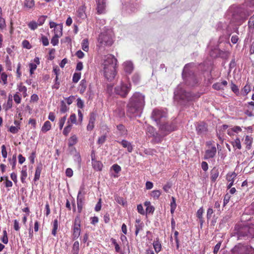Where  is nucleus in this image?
I'll return each mask as SVG.
<instances>
[{"mask_svg": "<svg viewBox=\"0 0 254 254\" xmlns=\"http://www.w3.org/2000/svg\"><path fill=\"white\" fill-rule=\"evenodd\" d=\"M117 60L112 55L104 56L102 65L105 77L108 81H112L116 74V67Z\"/></svg>", "mask_w": 254, "mask_h": 254, "instance_id": "1", "label": "nucleus"}, {"mask_svg": "<svg viewBox=\"0 0 254 254\" xmlns=\"http://www.w3.org/2000/svg\"><path fill=\"white\" fill-rule=\"evenodd\" d=\"M145 96L139 92L134 93L127 105L128 108L135 111H142L145 105Z\"/></svg>", "mask_w": 254, "mask_h": 254, "instance_id": "2", "label": "nucleus"}, {"mask_svg": "<svg viewBox=\"0 0 254 254\" xmlns=\"http://www.w3.org/2000/svg\"><path fill=\"white\" fill-rule=\"evenodd\" d=\"M194 98L191 93L186 92L180 85L178 86L174 91V100L181 105L186 106L188 102L193 100Z\"/></svg>", "mask_w": 254, "mask_h": 254, "instance_id": "3", "label": "nucleus"}, {"mask_svg": "<svg viewBox=\"0 0 254 254\" xmlns=\"http://www.w3.org/2000/svg\"><path fill=\"white\" fill-rule=\"evenodd\" d=\"M113 35L112 29L104 30L98 36L97 46L99 47L111 46L113 43Z\"/></svg>", "mask_w": 254, "mask_h": 254, "instance_id": "4", "label": "nucleus"}, {"mask_svg": "<svg viewBox=\"0 0 254 254\" xmlns=\"http://www.w3.org/2000/svg\"><path fill=\"white\" fill-rule=\"evenodd\" d=\"M190 66L191 64H187L185 66L182 76L188 85L193 86L197 83V80L193 71L190 69Z\"/></svg>", "mask_w": 254, "mask_h": 254, "instance_id": "5", "label": "nucleus"}, {"mask_svg": "<svg viewBox=\"0 0 254 254\" xmlns=\"http://www.w3.org/2000/svg\"><path fill=\"white\" fill-rule=\"evenodd\" d=\"M238 239H249L254 236V224L241 228L237 233Z\"/></svg>", "mask_w": 254, "mask_h": 254, "instance_id": "6", "label": "nucleus"}, {"mask_svg": "<svg viewBox=\"0 0 254 254\" xmlns=\"http://www.w3.org/2000/svg\"><path fill=\"white\" fill-rule=\"evenodd\" d=\"M131 89V84L129 83H124L122 81L119 85L115 88L116 94L122 97H126Z\"/></svg>", "mask_w": 254, "mask_h": 254, "instance_id": "7", "label": "nucleus"}, {"mask_svg": "<svg viewBox=\"0 0 254 254\" xmlns=\"http://www.w3.org/2000/svg\"><path fill=\"white\" fill-rule=\"evenodd\" d=\"M232 252L233 254H254V249L249 246L239 244L233 248Z\"/></svg>", "mask_w": 254, "mask_h": 254, "instance_id": "8", "label": "nucleus"}, {"mask_svg": "<svg viewBox=\"0 0 254 254\" xmlns=\"http://www.w3.org/2000/svg\"><path fill=\"white\" fill-rule=\"evenodd\" d=\"M80 219L79 216H76L74 220V225L73 227L72 239L76 240L80 236L81 233L80 229Z\"/></svg>", "mask_w": 254, "mask_h": 254, "instance_id": "9", "label": "nucleus"}, {"mask_svg": "<svg viewBox=\"0 0 254 254\" xmlns=\"http://www.w3.org/2000/svg\"><path fill=\"white\" fill-rule=\"evenodd\" d=\"M159 129L161 132L165 135L175 129V126L173 124H169L165 121L159 125Z\"/></svg>", "mask_w": 254, "mask_h": 254, "instance_id": "10", "label": "nucleus"}, {"mask_svg": "<svg viewBox=\"0 0 254 254\" xmlns=\"http://www.w3.org/2000/svg\"><path fill=\"white\" fill-rule=\"evenodd\" d=\"M166 112H152L151 117L153 120L160 125L166 120Z\"/></svg>", "mask_w": 254, "mask_h": 254, "instance_id": "11", "label": "nucleus"}, {"mask_svg": "<svg viewBox=\"0 0 254 254\" xmlns=\"http://www.w3.org/2000/svg\"><path fill=\"white\" fill-rule=\"evenodd\" d=\"M207 125L204 122L197 123L196 126L197 133L200 135L206 134L208 131Z\"/></svg>", "mask_w": 254, "mask_h": 254, "instance_id": "12", "label": "nucleus"}, {"mask_svg": "<svg viewBox=\"0 0 254 254\" xmlns=\"http://www.w3.org/2000/svg\"><path fill=\"white\" fill-rule=\"evenodd\" d=\"M123 66L125 72L127 74H130L134 69L133 64L130 61L124 62Z\"/></svg>", "mask_w": 254, "mask_h": 254, "instance_id": "13", "label": "nucleus"}, {"mask_svg": "<svg viewBox=\"0 0 254 254\" xmlns=\"http://www.w3.org/2000/svg\"><path fill=\"white\" fill-rule=\"evenodd\" d=\"M84 198V194L82 193V190H80L78 193L77 197V205L79 212L81 211L83 205V200Z\"/></svg>", "mask_w": 254, "mask_h": 254, "instance_id": "14", "label": "nucleus"}, {"mask_svg": "<svg viewBox=\"0 0 254 254\" xmlns=\"http://www.w3.org/2000/svg\"><path fill=\"white\" fill-rule=\"evenodd\" d=\"M216 153V148L215 146H212L210 149L205 151L204 159L212 158L214 157Z\"/></svg>", "mask_w": 254, "mask_h": 254, "instance_id": "15", "label": "nucleus"}, {"mask_svg": "<svg viewBox=\"0 0 254 254\" xmlns=\"http://www.w3.org/2000/svg\"><path fill=\"white\" fill-rule=\"evenodd\" d=\"M242 130V129L240 127L236 126L229 128L227 130V133L229 136H232L239 133Z\"/></svg>", "mask_w": 254, "mask_h": 254, "instance_id": "16", "label": "nucleus"}, {"mask_svg": "<svg viewBox=\"0 0 254 254\" xmlns=\"http://www.w3.org/2000/svg\"><path fill=\"white\" fill-rule=\"evenodd\" d=\"M97 4V11L101 14L104 12L105 9V2L104 0H96Z\"/></svg>", "mask_w": 254, "mask_h": 254, "instance_id": "17", "label": "nucleus"}, {"mask_svg": "<svg viewBox=\"0 0 254 254\" xmlns=\"http://www.w3.org/2000/svg\"><path fill=\"white\" fill-rule=\"evenodd\" d=\"M237 174L235 172L228 173L227 175V180L230 183L228 185V188L230 189L233 185L234 179L236 177Z\"/></svg>", "mask_w": 254, "mask_h": 254, "instance_id": "18", "label": "nucleus"}, {"mask_svg": "<svg viewBox=\"0 0 254 254\" xmlns=\"http://www.w3.org/2000/svg\"><path fill=\"white\" fill-rule=\"evenodd\" d=\"M118 142L122 144L124 148H127L128 152L130 153L132 151L133 147L130 142L125 139L120 141H118Z\"/></svg>", "mask_w": 254, "mask_h": 254, "instance_id": "19", "label": "nucleus"}, {"mask_svg": "<svg viewBox=\"0 0 254 254\" xmlns=\"http://www.w3.org/2000/svg\"><path fill=\"white\" fill-rule=\"evenodd\" d=\"M153 246L156 253H158L161 251L162 246L158 238L154 241Z\"/></svg>", "mask_w": 254, "mask_h": 254, "instance_id": "20", "label": "nucleus"}, {"mask_svg": "<svg viewBox=\"0 0 254 254\" xmlns=\"http://www.w3.org/2000/svg\"><path fill=\"white\" fill-rule=\"evenodd\" d=\"M42 169V164H39L36 167L35 176H34V181H37L39 180L41 172Z\"/></svg>", "mask_w": 254, "mask_h": 254, "instance_id": "21", "label": "nucleus"}, {"mask_svg": "<svg viewBox=\"0 0 254 254\" xmlns=\"http://www.w3.org/2000/svg\"><path fill=\"white\" fill-rule=\"evenodd\" d=\"M219 171L217 169L214 167L211 171V180L214 182L219 176Z\"/></svg>", "mask_w": 254, "mask_h": 254, "instance_id": "22", "label": "nucleus"}, {"mask_svg": "<svg viewBox=\"0 0 254 254\" xmlns=\"http://www.w3.org/2000/svg\"><path fill=\"white\" fill-rule=\"evenodd\" d=\"M27 176V167L26 166H24L22 167V169L21 171V177L20 179L21 181L24 183L25 182V179Z\"/></svg>", "mask_w": 254, "mask_h": 254, "instance_id": "23", "label": "nucleus"}, {"mask_svg": "<svg viewBox=\"0 0 254 254\" xmlns=\"http://www.w3.org/2000/svg\"><path fill=\"white\" fill-rule=\"evenodd\" d=\"M117 128L119 131V135L120 136L126 135L127 134V130L123 125L120 124L118 125L117 126Z\"/></svg>", "mask_w": 254, "mask_h": 254, "instance_id": "24", "label": "nucleus"}, {"mask_svg": "<svg viewBox=\"0 0 254 254\" xmlns=\"http://www.w3.org/2000/svg\"><path fill=\"white\" fill-rule=\"evenodd\" d=\"M35 5L34 0H25L24 1V7L27 9L33 8Z\"/></svg>", "mask_w": 254, "mask_h": 254, "instance_id": "25", "label": "nucleus"}, {"mask_svg": "<svg viewBox=\"0 0 254 254\" xmlns=\"http://www.w3.org/2000/svg\"><path fill=\"white\" fill-rule=\"evenodd\" d=\"M93 168L96 171H101L102 170L103 164L99 161H95L92 163Z\"/></svg>", "mask_w": 254, "mask_h": 254, "instance_id": "26", "label": "nucleus"}, {"mask_svg": "<svg viewBox=\"0 0 254 254\" xmlns=\"http://www.w3.org/2000/svg\"><path fill=\"white\" fill-rule=\"evenodd\" d=\"M51 128V123L47 121L45 122L42 127L41 131L43 132H46L47 131L50 130Z\"/></svg>", "mask_w": 254, "mask_h": 254, "instance_id": "27", "label": "nucleus"}, {"mask_svg": "<svg viewBox=\"0 0 254 254\" xmlns=\"http://www.w3.org/2000/svg\"><path fill=\"white\" fill-rule=\"evenodd\" d=\"M253 143V138L248 135H247L245 139V143L246 145V148L248 149H250L252 147Z\"/></svg>", "mask_w": 254, "mask_h": 254, "instance_id": "28", "label": "nucleus"}, {"mask_svg": "<svg viewBox=\"0 0 254 254\" xmlns=\"http://www.w3.org/2000/svg\"><path fill=\"white\" fill-rule=\"evenodd\" d=\"M231 144L235 148L241 149L242 148L240 139L239 138H237L234 141H232Z\"/></svg>", "mask_w": 254, "mask_h": 254, "instance_id": "29", "label": "nucleus"}, {"mask_svg": "<svg viewBox=\"0 0 254 254\" xmlns=\"http://www.w3.org/2000/svg\"><path fill=\"white\" fill-rule=\"evenodd\" d=\"M251 90V87L250 85L247 84L242 89L241 91V94H242L244 96L247 95Z\"/></svg>", "mask_w": 254, "mask_h": 254, "instance_id": "30", "label": "nucleus"}, {"mask_svg": "<svg viewBox=\"0 0 254 254\" xmlns=\"http://www.w3.org/2000/svg\"><path fill=\"white\" fill-rule=\"evenodd\" d=\"M79 250V243L78 241H75L72 247V254H78Z\"/></svg>", "mask_w": 254, "mask_h": 254, "instance_id": "31", "label": "nucleus"}, {"mask_svg": "<svg viewBox=\"0 0 254 254\" xmlns=\"http://www.w3.org/2000/svg\"><path fill=\"white\" fill-rule=\"evenodd\" d=\"M54 33L55 35H60V37L62 36L63 34V25L62 24H59L55 29H54Z\"/></svg>", "mask_w": 254, "mask_h": 254, "instance_id": "32", "label": "nucleus"}, {"mask_svg": "<svg viewBox=\"0 0 254 254\" xmlns=\"http://www.w3.org/2000/svg\"><path fill=\"white\" fill-rule=\"evenodd\" d=\"M77 138L75 135H72L68 139V146L71 147L77 143Z\"/></svg>", "mask_w": 254, "mask_h": 254, "instance_id": "33", "label": "nucleus"}, {"mask_svg": "<svg viewBox=\"0 0 254 254\" xmlns=\"http://www.w3.org/2000/svg\"><path fill=\"white\" fill-rule=\"evenodd\" d=\"M87 83L85 79H82L79 84V90L81 93L85 92L86 88Z\"/></svg>", "mask_w": 254, "mask_h": 254, "instance_id": "34", "label": "nucleus"}, {"mask_svg": "<svg viewBox=\"0 0 254 254\" xmlns=\"http://www.w3.org/2000/svg\"><path fill=\"white\" fill-rule=\"evenodd\" d=\"M203 213V209L202 207L200 208L197 211L196 215L197 218L199 219L201 225L203 223L202 214Z\"/></svg>", "mask_w": 254, "mask_h": 254, "instance_id": "35", "label": "nucleus"}, {"mask_svg": "<svg viewBox=\"0 0 254 254\" xmlns=\"http://www.w3.org/2000/svg\"><path fill=\"white\" fill-rule=\"evenodd\" d=\"M146 131L150 134L151 136H155L156 135H157L155 129L151 126H148L147 127Z\"/></svg>", "mask_w": 254, "mask_h": 254, "instance_id": "36", "label": "nucleus"}, {"mask_svg": "<svg viewBox=\"0 0 254 254\" xmlns=\"http://www.w3.org/2000/svg\"><path fill=\"white\" fill-rule=\"evenodd\" d=\"M18 89L19 91L22 93L23 97H25L27 96V88L25 86H23L22 83L18 85Z\"/></svg>", "mask_w": 254, "mask_h": 254, "instance_id": "37", "label": "nucleus"}, {"mask_svg": "<svg viewBox=\"0 0 254 254\" xmlns=\"http://www.w3.org/2000/svg\"><path fill=\"white\" fill-rule=\"evenodd\" d=\"M82 49L83 51L87 52L89 50V43L87 39H84L82 42Z\"/></svg>", "mask_w": 254, "mask_h": 254, "instance_id": "38", "label": "nucleus"}, {"mask_svg": "<svg viewBox=\"0 0 254 254\" xmlns=\"http://www.w3.org/2000/svg\"><path fill=\"white\" fill-rule=\"evenodd\" d=\"M7 75L5 72L0 74V83L2 82L3 85L7 84Z\"/></svg>", "mask_w": 254, "mask_h": 254, "instance_id": "39", "label": "nucleus"}, {"mask_svg": "<svg viewBox=\"0 0 254 254\" xmlns=\"http://www.w3.org/2000/svg\"><path fill=\"white\" fill-rule=\"evenodd\" d=\"M58 229V221L57 219H55L53 223V228L52 231V234L54 236H56L57 231Z\"/></svg>", "mask_w": 254, "mask_h": 254, "instance_id": "40", "label": "nucleus"}, {"mask_svg": "<svg viewBox=\"0 0 254 254\" xmlns=\"http://www.w3.org/2000/svg\"><path fill=\"white\" fill-rule=\"evenodd\" d=\"M60 37V35H58L57 34L56 35H54L53 38L51 39V44L54 46H55L57 45L59 43V38Z\"/></svg>", "mask_w": 254, "mask_h": 254, "instance_id": "41", "label": "nucleus"}, {"mask_svg": "<svg viewBox=\"0 0 254 254\" xmlns=\"http://www.w3.org/2000/svg\"><path fill=\"white\" fill-rule=\"evenodd\" d=\"M111 241L112 243L115 246L116 252H117L118 253L120 252L121 248H120V247L119 246V244L117 243L116 240L114 238H111Z\"/></svg>", "mask_w": 254, "mask_h": 254, "instance_id": "42", "label": "nucleus"}, {"mask_svg": "<svg viewBox=\"0 0 254 254\" xmlns=\"http://www.w3.org/2000/svg\"><path fill=\"white\" fill-rule=\"evenodd\" d=\"M81 77V73L80 72H75L72 77V81L74 83H77Z\"/></svg>", "mask_w": 254, "mask_h": 254, "instance_id": "43", "label": "nucleus"}, {"mask_svg": "<svg viewBox=\"0 0 254 254\" xmlns=\"http://www.w3.org/2000/svg\"><path fill=\"white\" fill-rule=\"evenodd\" d=\"M38 25H39L38 24L37 22L34 21L30 22L28 24L29 28L32 30H34L37 29Z\"/></svg>", "mask_w": 254, "mask_h": 254, "instance_id": "44", "label": "nucleus"}, {"mask_svg": "<svg viewBox=\"0 0 254 254\" xmlns=\"http://www.w3.org/2000/svg\"><path fill=\"white\" fill-rule=\"evenodd\" d=\"M40 41L42 42L43 46H47L49 44V39L48 38L43 35L41 36Z\"/></svg>", "mask_w": 254, "mask_h": 254, "instance_id": "45", "label": "nucleus"}, {"mask_svg": "<svg viewBox=\"0 0 254 254\" xmlns=\"http://www.w3.org/2000/svg\"><path fill=\"white\" fill-rule=\"evenodd\" d=\"M230 53L229 51H222L219 52V56L224 59H227L229 57Z\"/></svg>", "mask_w": 254, "mask_h": 254, "instance_id": "46", "label": "nucleus"}, {"mask_svg": "<svg viewBox=\"0 0 254 254\" xmlns=\"http://www.w3.org/2000/svg\"><path fill=\"white\" fill-rule=\"evenodd\" d=\"M2 9L0 7V28L2 29L3 28L5 25V20L2 17Z\"/></svg>", "mask_w": 254, "mask_h": 254, "instance_id": "47", "label": "nucleus"}, {"mask_svg": "<svg viewBox=\"0 0 254 254\" xmlns=\"http://www.w3.org/2000/svg\"><path fill=\"white\" fill-rule=\"evenodd\" d=\"M71 127L72 125L70 124H68L67 126H66L64 129L63 134L64 135L67 136L69 132H70L71 129Z\"/></svg>", "mask_w": 254, "mask_h": 254, "instance_id": "48", "label": "nucleus"}, {"mask_svg": "<svg viewBox=\"0 0 254 254\" xmlns=\"http://www.w3.org/2000/svg\"><path fill=\"white\" fill-rule=\"evenodd\" d=\"M12 96L9 95L8 97V99L7 100V104L5 107L6 110H8L12 106Z\"/></svg>", "mask_w": 254, "mask_h": 254, "instance_id": "49", "label": "nucleus"}, {"mask_svg": "<svg viewBox=\"0 0 254 254\" xmlns=\"http://www.w3.org/2000/svg\"><path fill=\"white\" fill-rule=\"evenodd\" d=\"M161 194V192L159 190H154L151 192V195L155 198H158Z\"/></svg>", "mask_w": 254, "mask_h": 254, "instance_id": "50", "label": "nucleus"}, {"mask_svg": "<svg viewBox=\"0 0 254 254\" xmlns=\"http://www.w3.org/2000/svg\"><path fill=\"white\" fill-rule=\"evenodd\" d=\"M47 17V16H40L37 21V23L39 26L42 25L46 20V18Z\"/></svg>", "mask_w": 254, "mask_h": 254, "instance_id": "51", "label": "nucleus"}, {"mask_svg": "<svg viewBox=\"0 0 254 254\" xmlns=\"http://www.w3.org/2000/svg\"><path fill=\"white\" fill-rule=\"evenodd\" d=\"M213 88L214 89L219 90H223V87H222V84H221L220 82H217L216 83H214L212 85Z\"/></svg>", "mask_w": 254, "mask_h": 254, "instance_id": "52", "label": "nucleus"}, {"mask_svg": "<svg viewBox=\"0 0 254 254\" xmlns=\"http://www.w3.org/2000/svg\"><path fill=\"white\" fill-rule=\"evenodd\" d=\"M60 87V82L59 81V78L57 77V76H56L55 79V83L52 86V88L53 89H58Z\"/></svg>", "mask_w": 254, "mask_h": 254, "instance_id": "53", "label": "nucleus"}, {"mask_svg": "<svg viewBox=\"0 0 254 254\" xmlns=\"http://www.w3.org/2000/svg\"><path fill=\"white\" fill-rule=\"evenodd\" d=\"M140 77L138 74H135L132 76V81L135 84H138L140 81Z\"/></svg>", "mask_w": 254, "mask_h": 254, "instance_id": "54", "label": "nucleus"}, {"mask_svg": "<svg viewBox=\"0 0 254 254\" xmlns=\"http://www.w3.org/2000/svg\"><path fill=\"white\" fill-rule=\"evenodd\" d=\"M107 136L106 134L102 135L101 136H100L98 140V143L99 144H103L106 139Z\"/></svg>", "mask_w": 254, "mask_h": 254, "instance_id": "55", "label": "nucleus"}, {"mask_svg": "<svg viewBox=\"0 0 254 254\" xmlns=\"http://www.w3.org/2000/svg\"><path fill=\"white\" fill-rule=\"evenodd\" d=\"M6 97V92L4 90H0V103L3 100H5Z\"/></svg>", "mask_w": 254, "mask_h": 254, "instance_id": "56", "label": "nucleus"}, {"mask_svg": "<svg viewBox=\"0 0 254 254\" xmlns=\"http://www.w3.org/2000/svg\"><path fill=\"white\" fill-rule=\"evenodd\" d=\"M77 106L80 109H82L84 106V102L80 98H78L77 99Z\"/></svg>", "mask_w": 254, "mask_h": 254, "instance_id": "57", "label": "nucleus"}, {"mask_svg": "<svg viewBox=\"0 0 254 254\" xmlns=\"http://www.w3.org/2000/svg\"><path fill=\"white\" fill-rule=\"evenodd\" d=\"M1 154L2 156L4 158H6L7 157V151L6 150V147L4 145H2L1 146Z\"/></svg>", "mask_w": 254, "mask_h": 254, "instance_id": "58", "label": "nucleus"}, {"mask_svg": "<svg viewBox=\"0 0 254 254\" xmlns=\"http://www.w3.org/2000/svg\"><path fill=\"white\" fill-rule=\"evenodd\" d=\"M19 127H18L17 126L16 127L11 126L9 128V131L10 132L12 133H16L18 132V129H19Z\"/></svg>", "mask_w": 254, "mask_h": 254, "instance_id": "59", "label": "nucleus"}, {"mask_svg": "<svg viewBox=\"0 0 254 254\" xmlns=\"http://www.w3.org/2000/svg\"><path fill=\"white\" fill-rule=\"evenodd\" d=\"M30 66V73L31 74H32L33 73L34 71L37 68V65L33 63H31L29 64Z\"/></svg>", "mask_w": 254, "mask_h": 254, "instance_id": "60", "label": "nucleus"}, {"mask_svg": "<svg viewBox=\"0 0 254 254\" xmlns=\"http://www.w3.org/2000/svg\"><path fill=\"white\" fill-rule=\"evenodd\" d=\"M231 89L236 94H238L239 93L237 86L233 83L231 84Z\"/></svg>", "mask_w": 254, "mask_h": 254, "instance_id": "61", "label": "nucleus"}, {"mask_svg": "<svg viewBox=\"0 0 254 254\" xmlns=\"http://www.w3.org/2000/svg\"><path fill=\"white\" fill-rule=\"evenodd\" d=\"M96 115L92 112L90 114V119H89V122L94 124V122L96 120Z\"/></svg>", "mask_w": 254, "mask_h": 254, "instance_id": "62", "label": "nucleus"}, {"mask_svg": "<svg viewBox=\"0 0 254 254\" xmlns=\"http://www.w3.org/2000/svg\"><path fill=\"white\" fill-rule=\"evenodd\" d=\"M113 170L117 173L120 172L121 170V167L118 164H114L112 166Z\"/></svg>", "mask_w": 254, "mask_h": 254, "instance_id": "63", "label": "nucleus"}, {"mask_svg": "<svg viewBox=\"0 0 254 254\" xmlns=\"http://www.w3.org/2000/svg\"><path fill=\"white\" fill-rule=\"evenodd\" d=\"M248 24L249 27H254V15L250 17Z\"/></svg>", "mask_w": 254, "mask_h": 254, "instance_id": "64", "label": "nucleus"}]
</instances>
